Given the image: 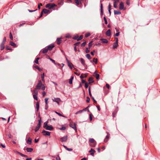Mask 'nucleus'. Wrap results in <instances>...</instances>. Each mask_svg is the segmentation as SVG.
Listing matches in <instances>:
<instances>
[{
  "instance_id": "obj_1",
  "label": "nucleus",
  "mask_w": 160,
  "mask_h": 160,
  "mask_svg": "<svg viewBox=\"0 0 160 160\" xmlns=\"http://www.w3.org/2000/svg\"><path fill=\"white\" fill-rule=\"evenodd\" d=\"M57 5L54 3H48L46 5V8L49 9L52 8L54 7H56Z\"/></svg>"
},
{
  "instance_id": "obj_2",
  "label": "nucleus",
  "mask_w": 160,
  "mask_h": 160,
  "mask_svg": "<svg viewBox=\"0 0 160 160\" xmlns=\"http://www.w3.org/2000/svg\"><path fill=\"white\" fill-rule=\"evenodd\" d=\"M69 126L70 127L74 129L76 132H77L76 124L75 123H73L71 122L69 124Z\"/></svg>"
},
{
  "instance_id": "obj_3",
  "label": "nucleus",
  "mask_w": 160,
  "mask_h": 160,
  "mask_svg": "<svg viewBox=\"0 0 160 160\" xmlns=\"http://www.w3.org/2000/svg\"><path fill=\"white\" fill-rule=\"evenodd\" d=\"M42 85L43 84L41 81V80H39L38 81V84L36 86V88L38 89H40L41 88Z\"/></svg>"
},
{
  "instance_id": "obj_4",
  "label": "nucleus",
  "mask_w": 160,
  "mask_h": 160,
  "mask_svg": "<svg viewBox=\"0 0 160 160\" xmlns=\"http://www.w3.org/2000/svg\"><path fill=\"white\" fill-rule=\"evenodd\" d=\"M42 133H43L44 136H50V132L45 131L44 130L42 131Z\"/></svg>"
},
{
  "instance_id": "obj_5",
  "label": "nucleus",
  "mask_w": 160,
  "mask_h": 160,
  "mask_svg": "<svg viewBox=\"0 0 160 160\" xmlns=\"http://www.w3.org/2000/svg\"><path fill=\"white\" fill-rule=\"evenodd\" d=\"M61 141L62 142H66L68 139V136H65L61 138Z\"/></svg>"
},
{
  "instance_id": "obj_6",
  "label": "nucleus",
  "mask_w": 160,
  "mask_h": 160,
  "mask_svg": "<svg viewBox=\"0 0 160 160\" xmlns=\"http://www.w3.org/2000/svg\"><path fill=\"white\" fill-rule=\"evenodd\" d=\"M114 1L113 7L116 8H117V3L119 1V0H112Z\"/></svg>"
},
{
  "instance_id": "obj_7",
  "label": "nucleus",
  "mask_w": 160,
  "mask_h": 160,
  "mask_svg": "<svg viewBox=\"0 0 160 160\" xmlns=\"http://www.w3.org/2000/svg\"><path fill=\"white\" fill-rule=\"evenodd\" d=\"M52 100L53 102H56L58 104H59V102L61 101V99L59 98H54V99H53Z\"/></svg>"
},
{
  "instance_id": "obj_8",
  "label": "nucleus",
  "mask_w": 160,
  "mask_h": 160,
  "mask_svg": "<svg viewBox=\"0 0 160 160\" xmlns=\"http://www.w3.org/2000/svg\"><path fill=\"white\" fill-rule=\"evenodd\" d=\"M42 13H44L48 14L50 13L51 12L48 10L47 9L45 8L43 9L42 11Z\"/></svg>"
},
{
  "instance_id": "obj_9",
  "label": "nucleus",
  "mask_w": 160,
  "mask_h": 160,
  "mask_svg": "<svg viewBox=\"0 0 160 160\" xmlns=\"http://www.w3.org/2000/svg\"><path fill=\"white\" fill-rule=\"evenodd\" d=\"M124 5L122 2H121L119 4V9L120 10L124 9Z\"/></svg>"
},
{
  "instance_id": "obj_10",
  "label": "nucleus",
  "mask_w": 160,
  "mask_h": 160,
  "mask_svg": "<svg viewBox=\"0 0 160 160\" xmlns=\"http://www.w3.org/2000/svg\"><path fill=\"white\" fill-rule=\"evenodd\" d=\"M47 47L48 49V50H52V48L54 47V44H51L50 45H48Z\"/></svg>"
},
{
  "instance_id": "obj_11",
  "label": "nucleus",
  "mask_w": 160,
  "mask_h": 160,
  "mask_svg": "<svg viewBox=\"0 0 160 160\" xmlns=\"http://www.w3.org/2000/svg\"><path fill=\"white\" fill-rule=\"evenodd\" d=\"M45 128L46 130L51 131L53 129V128L52 125H50L48 126Z\"/></svg>"
},
{
  "instance_id": "obj_12",
  "label": "nucleus",
  "mask_w": 160,
  "mask_h": 160,
  "mask_svg": "<svg viewBox=\"0 0 160 160\" xmlns=\"http://www.w3.org/2000/svg\"><path fill=\"white\" fill-rule=\"evenodd\" d=\"M110 137V134L108 132H107V135L106 137V138L104 140V141L105 142H107L108 141V139Z\"/></svg>"
},
{
  "instance_id": "obj_13",
  "label": "nucleus",
  "mask_w": 160,
  "mask_h": 160,
  "mask_svg": "<svg viewBox=\"0 0 160 160\" xmlns=\"http://www.w3.org/2000/svg\"><path fill=\"white\" fill-rule=\"evenodd\" d=\"M80 60L82 64L84 67L87 66L86 65L85 63V61L83 58H81Z\"/></svg>"
},
{
  "instance_id": "obj_14",
  "label": "nucleus",
  "mask_w": 160,
  "mask_h": 160,
  "mask_svg": "<svg viewBox=\"0 0 160 160\" xmlns=\"http://www.w3.org/2000/svg\"><path fill=\"white\" fill-rule=\"evenodd\" d=\"M26 150L28 152H32L33 149L31 148H27Z\"/></svg>"
},
{
  "instance_id": "obj_15",
  "label": "nucleus",
  "mask_w": 160,
  "mask_h": 160,
  "mask_svg": "<svg viewBox=\"0 0 160 160\" xmlns=\"http://www.w3.org/2000/svg\"><path fill=\"white\" fill-rule=\"evenodd\" d=\"M96 152L92 148H91L89 151V152H91V155L92 156H94V153Z\"/></svg>"
},
{
  "instance_id": "obj_16",
  "label": "nucleus",
  "mask_w": 160,
  "mask_h": 160,
  "mask_svg": "<svg viewBox=\"0 0 160 160\" xmlns=\"http://www.w3.org/2000/svg\"><path fill=\"white\" fill-rule=\"evenodd\" d=\"M111 30L110 29L108 30L106 32V35L108 37L111 35Z\"/></svg>"
},
{
  "instance_id": "obj_17",
  "label": "nucleus",
  "mask_w": 160,
  "mask_h": 160,
  "mask_svg": "<svg viewBox=\"0 0 160 160\" xmlns=\"http://www.w3.org/2000/svg\"><path fill=\"white\" fill-rule=\"evenodd\" d=\"M32 139L29 137L27 141V143L28 144H31L32 142Z\"/></svg>"
},
{
  "instance_id": "obj_18",
  "label": "nucleus",
  "mask_w": 160,
  "mask_h": 160,
  "mask_svg": "<svg viewBox=\"0 0 160 160\" xmlns=\"http://www.w3.org/2000/svg\"><path fill=\"white\" fill-rule=\"evenodd\" d=\"M93 78L90 77L88 79V81L89 82L88 84H90L92 83H93L94 82V81H93Z\"/></svg>"
},
{
  "instance_id": "obj_19",
  "label": "nucleus",
  "mask_w": 160,
  "mask_h": 160,
  "mask_svg": "<svg viewBox=\"0 0 160 160\" xmlns=\"http://www.w3.org/2000/svg\"><path fill=\"white\" fill-rule=\"evenodd\" d=\"M100 10H101V15L102 16L103 15V10L102 4V3H101Z\"/></svg>"
},
{
  "instance_id": "obj_20",
  "label": "nucleus",
  "mask_w": 160,
  "mask_h": 160,
  "mask_svg": "<svg viewBox=\"0 0 160 160\" xmlns=\"http://www.w3.org/2000/svg\"><path fill=\"white\" fill-rule=\"evenodd\" d=\"M10 44L11 45L14 47H16L17 46L16 44L12 41L10 42Z\"/></svg>"
},
{
  "instance_id": "obj_21",
  "label": "nucleus",
  "mask_w": 160,
  "mask_h": 160,
  "mask_svg": "<svg viewBox=\"0 0 160 160\" xmlns=\"http://www.w3.org/2000/svg\"><path fill=\"white\" fill-rule=\"evenodd\" d=\"M100 40L102 41L103 43H107L108 42V40L106 39L101 38L100 39Z\"/></svg>"
},
{
  "instance_id": "obj_22",
  "label": "nucleus",
  "mask_w": 160,
  "mask_h": 160,
  "mask_svg": "<svg viewBox=\"0 0 160 160\" xmlns=\"http://www.w3.org/2000/svg\"><path fill=\"white\" fill-rule=\"evenodd\" d=\"M61 38H57V43L58 44H60L61 43Z\"/></svg>"
},
{
  "instance_id": "obj_23",
  "label": "nucleus",
  "mask_w": 160,
  "mask_h": 160,
  "mask_svg": "<svg viewBox=\"0 0 160 160\" xmlns=\"http://www.w3.org/2000/svg\"><path fill=\"white\" fill-rule=\"evenodd\" d=\"M74 78V77L73 76H72L71 77V78L69 80V83L70 84H72V80Z\"/></svg>"
},
{
  "instance_id": "obj_24",
  "label": "nucleus",
  "mask_w": 160,
  "mask_h": 160,
  "mask_svg": "<svg viewBox=\"0 0 160 160\" xmlns=\"http://www.w3.org/2000/svg\"><path fill=\"white\" fill-rule=\"evenodd\" d=\"M87 108H88V107L87 108H85L84 109H83L82 110H79V111L77 112L76 113V114H77L79 113H82L83 111H86V109Z\"/></svg>"
},
{
  "instance_id": "obj_25",
  "label": "nucleus",
  "mask_w": 160,
  "mask_h": 160,
  "mask_svg": "<svg viewBox=\"0 0 160 160\" xmlns=\"http://www.w3.org/2000/svg\"><path fill=\"white\" fill-rule=\"evenodd\" d=\"M37 111L38 112L39 109V102H37L36 104Z\"/></svg>"
},
{
  "instance_id": "obj_26",
  "label": "nucleus",
  "mask_w": 160,
  "mask_h": 160,
  "mask_svg": "<svg viewBox=\"0 0 160 160\" xmlns=\"http://www.w3.org/2000/svg\"><path fill=\"white\" fill-rule=\"evenodd\" d=\"M111 4L110 3H109V5H108V12H109L110 15H111Z\"/></svg>"
},
{
  "instance_id": "obj_27",
  "label": "nucleus",
  "mask_w": 160,
  "mask_h": 160,
  "mask_svg": "<svg viewBox=\"0 0 160 160\" xmlns=\"http://www.w3.org/2000/svg\"><path fill=\"white\" fill-rule=\"evenodd\" d=\"M121 14V12L120 11L114 10V14L115 15H119Z\"/></svg>"
},
{
  "instance_id": "obj_28",
  "label": "nucleus",
  "mask_w": 160,
  "mask_h": 160,
  "mask_svg": "<svg viewBox=\"0 0 160 160\" xmlns=\"http://www.w3.org/2000/svg\"><path fill=\"white\" fill-rule=\"evenodd\" d=\"M89 141L91 143H94L95 142H96V141H95L93 138H92L89 139Z\"/></svg>"
},
{
  "instance_id": "obj_29",
  "label": "nucleus",
  "mask_w": 160,
  "mask_h": 160,
  "mask_svg": "<svg viewBox=\"0 0 160 160\" xmlns=\"http://www.w3.org/2000/svg\"><path fill=\"white\" fill-rule=\"evenodd\" d=\"M118 45V43L114 42L113 45V48L115 49L116 48Z\"/></svg>"
},
{
  "instance_id": "obj_30",
  "label": "nucleus",
  "mask_w": 160,
  "mask_h": 160,
  "mask_svg": "<svg viewBox=\"0 0 160 160\" xmlns=\"http://www.w3.org/2000/svg\"><path fill=\"white\" fill-rule=\"evenodd\" d=\"M48 48H45L42 50V52L43 53H45L48 52Z\"/></svg>"
},
{
  "instance_id": "obj_31",
  "label": "nucleus",
  "mask_w": 160,
  "mask_h": 160,
  "mask_svg": "<svg viewBox=\"0 0 160 160\" xmlns=\"http://www.w3.org/2000/svg\"><path fill=\"white\" fill-rule=\"evenodd\" d=\"M1 50H2L5 48L4 44L1 43L0 45Z\"/></svg>"
},
{
  "instance_id": "obj_32",
  "label": "nucleus",
  "mask_w": 160,
  "mask_h": 160,
  "mask_svg": "<svg viewBox=\"0 0 160 160\" xmlns=\"http://www.w3.org/2000/svg\"><path fill=\"white\" fill-rule=\"evenodd\" d=\"M41 78L42 81L43 82H44V73H43L41 75Z\"/></svg>"
},
{
  "instance_id": "obj_33",
  "label": "nucleus",
  "mask_w": 160,
  "mask_h": 160,
  "mask_svg": "<svg viewBox=\"0 0 160 160\" xmlns=\"http://www.w3.org/2000/svg\"><path fill=\"white\" fill-rule=\"evenodd\" d=\"M94 62L95 64H97L98 62V59L97 58H93L92 60V61H91V62Z\"/></svg>"
},
{
  "instance_id": "obj_34",
  "label": "nucleus",
  "mask_w": 160,
  "mask_h": 160,
  "mask_svg": "<svg viewBox=\"0 0 160 160\" xmlns=\"http://www.w3.org/2000/svg\"><path fill=\"white\" fill-rule=\"evenodd\" d=\"M38 89H37L36 88L34 90H33V92L35 93V95H37L38 94V91L37 90Z\"/></svg>"
},
{
  "instance_id": "obj_35",
  "label": "nucleus",
  "mask_w": 160,
  "mask_h": 160,
  "mask_svg": "<svg viewBox=\"0 0 160 160\" xmlns=\"http://www.w3.org/2000/svg\"><path fill=\"white\" fill-rule=\"evenodd\" d=\"M35 68L38 69L39 71H41L42 70V69L40 68L38 66L35 65L34 66Z\"/></svg>"
},
{
  "instance_id": "obj_36",
  "label": "nucleus",
  "mask_w": 160,
  "mask_h": 160,
  "mask_svg": "<svg viewBox=\"0 0 160 160\" xmlns=\"http://www.w3.org/2000/svg\"><path fill=\"white\" fill-rule=\"evenodd\" d=\"M48 122L46 121L43 124V127L44 128H45L48 125Z\"/></svg>"
},
{
  "instance_id": "obj_37",
  "label": "nucleus",
  "mask_w": 160,
  "mask_h": 160,
  "mask_svg": "<svg viewBox=\"0 0 160 160\" xmlns=\"http://www.w3.org/2000/svg\"><path fill=\"white\" fill-rule=\"evenodd\" d=\"M86 57L88 59L90 60L91 59V57L89 54H87L86 55Z\"/></svg>"
},
{
  "instance_id": "obj_38",
  "label": "nucleus",
  "mask_w": 160,
  "mask_h": 160,
  "mask_svg": "<svg viewBox=\"0 0 160 160\" xmlns=\"http://www.w3.org/2000/svg\"><path fill=\"white\" fill-rule=\"evenodd\" d=\"M75 1L77 6L80 3H81V1H79V0H75Z\"/></svg>"
},
{
  "instance_id": "obj_39",
  "label": "nucleus",
  "mask_w": 160,
  "mask_h": 160,
  "mask_svg": "<svg viewBox=\"0 0 160 160\" xmlns=\"http://www.w3.org/2000/svg\"><path fill=\"white\" fill-rule=\"evenodd\" d=\"M92 41H91L89 43H88V46L89 47V49H90L91 48V47L92 46Z\"/></svg>"
},
{
  "instance_id": "obj_40",
  "label": "nucleus",
  "mask_w": 160,
  "mask_h": 160,
  "mask_svg": "<svg viewBox=\"0 0 160 160\" xmlns=\"http://www.w3.org/2000/svg\"><path fill=\"white\" fill-rule=\"evenodd\" d=\"M39 59V58H37L34 61V62L36 64H38V60Z\"/></svg>"
},
{
  "instance_id": "obj_41",
  "label": "nucleus",
  "mask_w": 160,
  "mask_h": 160,
  "mask_svg": "<svg viewBox=\"0 0 160 160\" xmlns=\"http://www.w3.org/2000/svg\"><path fill=\"white\" fill-rule=\"evenodd\" d=\"M88 90V93H89V95L91 97H92V95L91 90H90V87H89Z\"/></svg>"
},
{
  "instance_id": "obj_42",
  "label": "nucleus",
  "mask_w": 160,
  "mask_h": 160,
  "mask_svg": "<svg viewBox=\"0 0 160 160\" xmlns=\"http://www.w3.org/2000/svg\"><path fill=\"white\" fill-rule=\"evenodd\" d=\"M66 60H67L68 63V66H69V68L71 69H72V68L71 66V65L69 63V61L68 60V59H67V58H66Z\"/></svg>"
},
{
  "instance_id": "obj_43",
  "label": "nucleus",
  "mask_w": 160,
  "mask_h": 160,
  "mask_svg": "<svg viewBox=\"0 0 160 160\" xmlns=\"http://www.w3.org/2000/svg\"><path fill=\"white\" fill-rule=\"evenodd\" d=\"M37 95H35V94H34L33 95V98L34 99L36 100H38V98L37 97Z\"/></svg>"
},
{
  "instance_id": "obj_44",
  "label": "nucleus",
  "mask_w": 160,
  "mask_h": 160,
  "mask_svg": "<svg viewBox=\"0 0 160 160\" xmlns=\"http://www.w3.org/2000/svg\"><path fill=\"white\" fill-rule=\"evenodd\" d=\"M93 116L92 114V113H90L89 115V120L90 121H91L92 120V117Z\"/></svg>"
},
{
  "instance_id": "obj_45",
  "label": "nucleus",
  "mask_w": 160,
  "mask_h": 160,
  "mask_svg": "<svg viewBox=\"0 0 160 160\" xmlns=\"http://www.w3.org/2000/svg\"><path fill=\"white\" fill-rule=\"evenodd\" d=\"M16 152L18 154H19V155H21V156L22 157H23L24 156V155L23 154H22V153L18 152V151H16Z\"/></svg>"
},
{
  "instance_id": "obj_46",
  "label": "nucleus",
  "mask_w": 160,
  "mask_h": 160,
  "mask_svg": "<svg viewBox=\"0 0 160 160\" xmlns=\"http://www.w3.org/2000/svg\"><path fill=\"white\" fill-rule=\"evenodd\" d=\"M103 19L105 21V23L106 24H108V21H107L106 18L105 17H103Z\"/></svg>"
},
{
  "instance_id": "obj_47",
  "label": "nucleus",
  "mask_w": 160,
  "mask_h": 160,
  "mask_svg": "<svg viewBox=\"0 0 160 160\" xmlns=\"http://www.w3.org/2000/svg\"><path fill=\"white\" fill-rule=\"evenodd\" d=\"M6 40V37H4L3 38V41L1 43L5 44V42Z\"/></svg>"
},
{
  "instance_id": "obj_48",
  "label": "nucleus",
  "mask_w": 160,
  "mask_h": 160,
  "mask_svg": "<svg viewBox=\"0 0 160 160\" xmlns=\"http://www.w3.org/2000/svg\"><path fill=\"white\" fill-rule=\"evenodd\" d=\"M78 35L75 36L73 37L72 38L74 40H77L78 39Z\"/></svg>"
},
{
  "instance_id": "obj_49",
  "label": "nucleus",
  "mask_w": 160,
  "mask_h": 160,
  "mask_svg": "<svg viewBox=\"0 0 160 160\" xmlns=\"http://www.w3.org/2000/svg\"><path fill=\"white\" fill-rule=\"evenodd\" d=\"M83 35H81L78 38V39L77 40V41H80V40H81L82 39V38H83Z\"/></svg>"
},
{
  "instance_id": "obj_50",
  "label": "nucleus",
  "mask_w": 160,
  "mask_h": 160,
  "mask_svg": "<svg viewBox=\"0 0 160 160\" xmlns=\"http://www.w3.org/2000/svg\"><path fill=\"white\" fill-rule=\"evenodd\" d=\"M93 144H90V145L91 147H95L96 144V142H95L94 143H92Z\"/></svg>"
},
{
  "instance_id": "obj_51",
  "label": "nucleus",
  "mask_w": 160,
  "mask_h": 160,
  "mask_svg": "<svg viewBox=\"0 0 160 160\" xmlns=\"http://www.w3.org/2000/svg\"><path fill=\"white\" fill-rule=\"evenodd\" d=\"M40 128H39L38 127V126H36L35 128V131L36 132H37Z\"/></svg>"
},
{
  "instance_id": "obj_52",
  "label": "nucleus",
  "mask_w": 160,
  "mask_h": 160,
  "mask_svg": "<svg viewBox=\"0 0 160 160\" xmlns=\"http://www.w3.org/2000/svg\"><path fill=\"white\" fill-rule=\"evenodd\" d=\"M91 35V34L90 33H88L85 34V37H88L89 36Z\"/></svg>"
},
{
  "instance_id": "obj_53",
  "label": "nucleus",
  "mask_w": 160,
  "mask_h": 160,
  "mask_svg": "<svg viewBox=\"0 0 160 160\" xmlns=\"http://www.w3.org/2000/svg\"><path fill=\"white\" fill-rule=\"evenodd\" d=\"M87 99L86 100V102L87 103H89L90 102V98H89V97H87Z\"/></svg>"
},
{
  "instance_id": "obj_54",
  "label": "nucleus",
  "mask_w": 160,
  "mask_h": 160,
  "mask_svg": "<svg viewBox=\"0 0 160 160\" xmlns=\"http://www.w3.org/2000/svg\"><path fill=\"white\" fill-rule=\"evenodd\" d=\"M9 38L11 39V40L13 39V36H12V35L11 32H10V33Z\"/></svg>"
},
{
  "instance_id": "obj_55",
  "label": "nucleus",
  "mask_w": 160,
  "mask_h": 160,
  "mask_svg": "<svg viewBox=\"0 0 160 160\" xmlns=\"http://www.w3.org/2000/svg\"><path fill=\"white\" fill-rule=\"evenodd\" d=\"M86 42H83L82 43L81 46L82 47H84L86 44Z\"/></svg>"
},
{
  "instance_id": "obj_56",
  "label": "nucleus",
  "mask_w": 160,
  "mask_h": 160,
  "mask_svg": "<svg viewBox=\"0 0 160 160\" xmlns=\"http://www.w3.org/2000/svg\"><path fill=\"white\" fill-rule=\"evenodd\" d=\"M48 98H46L45 99V103L46 104H48Z\"/></svg>"
},
{
  "instance_id": "obj_57",
  "label": "nucleus",
  "mask_w": 160,
  "mask_h": 160,
  "mask_svg": "<svg viewBox=\"0 0 160 160\" xmlns=\"http://www.w3.org/2000/svg\"><path fill=\"white\" fill-rule=\"evenodd\" d=\"M96 78L97 79H99V75L98 74H96Z\"/></svg>"
},
{
  "instance_id": "obj_58",
  "label": "nucleus",
  "mask_w": 160,
  "mask_h": 160,
  "mask_svg": "<svg viewBox=\"0 0 160 160\" xmlns=\"http://www.w3.org/2000/svg\"><path fill=\"white\" fill-rule=\"evenodd\" d=\"M58 157H56V160H60V158L59 156V154L58 155Z\"/></svg>"
},
{
  "instance_id": "obj_59",
  "label": "nucleus",
  "mask_w": 160,
  "mask_h": 160,
  "mask_svg": "<svg viewBox=\"0 0 160 160\" xmlns=\"http://www.w3.org/2000/svg\"><path fill=\"white\" fill-rule=\"evenodd\" d=\"M8 136L9 138H12V135L10 133H9L8 134Z\"/></svg>"
},
{
  "instance_id": "obj_60",
  "label": "nucleus",
  "mask_w": 160,
  "mask_h": 160,
  "mask_svg": "<svg viewBox=\"0 0 160 160\" xmlns=\"http://www.w3.org/2000/svg\"><path fill=\"white\" fill-rule=\"evenodd\" d=\"M85 52L86 53H88L89 52V50L88 48H86V49Z\"/></svg>"
},
{
  "instance_id": "obj_61",
  "label": "nucleus",
  "mask_w": 160,
  "mask_h": 160,
  "mask_svg": "<svg viewBox=\"0 0 160 160\" xmlns=\"http://www.w3.org/2000/svg\"><path fill=\"white\" fill-rule=\"evenodd\" d=\"M92 98L93 100V102L95 103H97V101L94 99V98L93 97H92Z\"/></svg>"
},
{
  "instance_id": "obj_62",
  "label": "nucleus",
  "mask_w": 160,
  "mask_h": 160,
  "mask_svg": "<svg viewBox=\"0 0 160 160\" xmlns=\"http://www.w3.org/2000/svg\"><path fill=\"white\" fill-rule=\"evenodd\" d=\"M6 49L7 50H10L11 49L8 46H6Z\"/></svg>"
},
{
  "instance_id": "obj_63",
  "label": "nucleus",
  "mask_w": 160,
  "mask_h": 160,
  "mask_svg": "<svg viewBox=\"0 0 160 160\" xmlns=\"http://www.w3.org/2000/svg\"><path fill=\"white\" fill-rule=\"evenodd\" d=\"M71 37L70 35L69 34H67L66 36V38H69Z\"/></svg>"
},
{
  "instance_id": "obj_64",
  "label": "nucleus",
  "mask_w": 160,
  "mask_h": 160,
  "mask_svg": "<svg viewBox=\"0 0 160 160\" xmlns=\"http://www.w3.org/2000/svg\"><path fill=\"white\" fill-rule=\"evenodd\" d=\"M49 59L50 60V61H51L54 64V63H55V61L54 60H53V59L50 58H49Z\"/></svg>"
}]
</instances>
